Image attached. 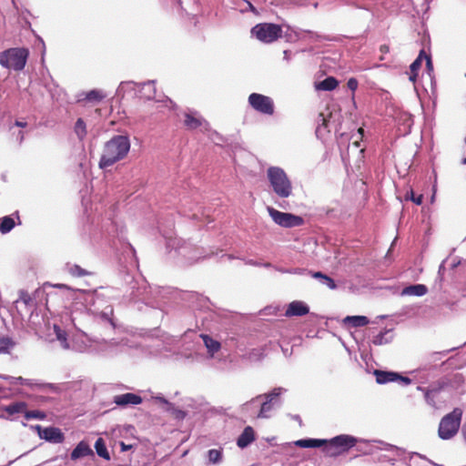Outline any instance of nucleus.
<instances>
[{
	"label": "nucleus",
	"mask_w": 466,
	"mask_h": 466,
	"mask_svg": "<svg viewBox=\"0 0 466 466\" xmlns=\"http://www.w3.org/2000/svg\"><path fill=\"white\" fill-rule=\"evenodd\" d=\"M282 29L280 25L271 23H261L256 25L251 29V35L260 42L269 44L281 36Z\"/></svg>",
	"instance_id": "9"
},
{
	"label": "nucleus",
	"mask_w": 466,
	"mask_h": 466,
	"mask_svg": "<svg viewBox=\"0 0 466 466\" xmlns=\"http://www.w3.org/2000/svg\"><path fill=\"white\" fill-rule=\"evenodd\" d=\"M166 410L171 412L178 420H183L186 417V412L176 408L173 404L171 407L166 408Z\"/></svg>",
	"instance_id": "41"
},
{
	"label": "nucleus",
	"mask_w": 466,
	"mask_h": 466,
	"mask_svg": "<svg viewBox=\"0 0 466 466\" xmlns=\"http://www.w3.org/2000/svg\"><path fill=\"white\" fill-rule=\"evenodd\" d=\"M275 269L281 273L295 274V275H301L305 272V269L300 268H283L275 267Z\"/></svg>",
	"instance_id": "40"
},
{
	"label": "nucleus",
	"mask_w": 466,
	"mask_h": 466,
	"mask_svg": "<svg viewBox=\"0 0 466 466\" xmlns=\"http://www.w3.org/2000/svg\"><path fill=\"white\" fill-rule=\"evenodd\" d=\"M416 77H417V72L411 73V75L410 76V80L412 81V82H415Z\"/></svg>",
	"instance_id": "55"
},
{
	"label": "nucleus",
	"mask_w": 466,
	"mask_h": 466,
	"mask_svg": "<svg viewBox=\"0 0 466 466\" xmlns=\"http://www.w3.org/2000/svg\"><path fill=\"white\" fill-rule=\"evenodd\" d=\"M347 86L351 91H355L358 87V81L355 78H350L347 82Z\"/></svg>",
	"instance_id": "45"
},
{
	"label": "nucleus",
	"mask_w": 466,
	"mask_h": 466,
	"mask_svg": "<svg viewBox=\"0 0 466 466\" xmlns=\"http://www.w3.org/2000/svg\"><path fill=\"white\" fill-rule=\"evenodd\" d=\"M15 225V223L14 218L10 216H5L0 218V232L2 234H6L14 228Z\"/></svg>",
	"instance_id": "31"
},
{
	"label": "nucleus",
	"mask_w": 466,
	"mask_h": 466,
	"mask_svg": "<svg viewBox=\"0 0 466 466\" xmlns=\"http://www.w3.org/2000/svg\"><path fill=\"white\" fill-rule=\"evenodd\" d=\"M426 60V66L429 72H431L433 70V66L431 62V58L430 56L426 55L423 50H421L418 56V57L411 63L410 69L411 73L417 72L422 64V60Z\"/></svg>",
	"instance_id": "18"
},
{
	"label": "nucleus",
	"mask_w": 466,
	"mask_h": 466,
	"mask_svg": "<svg viewBox=\"0 0 466 466\" xmlns=\"http://www.w3.org/2000/svg\"><path fill=\"white\" fill-rule=\"evenodd\" d=\"M15 126L17 127H25L27 126V123L24 120H16L15 122Z\"/></svg>",
	"instance_id": "49"
},
{
	"label": "nucleus",
	"mask_w": 466,
	"mask_h": 466,
	"mask_svg": "<svg viewBox=\"0 0 466 466\" xmlns=\"http://www.w3.org/2000/svg\"><path fill=\"white\" fill-rule=\"evenodd\" d=\"M370 320L365 316H347L343 319L344 324H350L352 327H363L369 324Z\"/></svg>",
	"instance_id": "24"
},
{
	"label": "nucleus",
	"mask_w": 466,
	"mask_h": 466,
	"mask_svg": "<svg viewBox=\"0 0 466 466\" xmlns=\"http://www.w3.org/2000/svg\"><path fill=\"white\" fill-rule=\"evenodd\" d=\"M246 264L251 265V266H260V263H258L253 259L247 260Z\"/></svg>",
	"instance_id": "52"
},
{
	"label": "nucleus",
	"mask_w": 466,
	"mask_h": 466,
	"mask_svg": "<svg viewBox=\"0 0 466 466\" xmlns=\"http://www.w3.org/2000/svg\"><path fill=\"white\" fill-rule=\"evenodd\" d=\"M54 331L56 337V339L60 342L61 347L65 350L71 349L70 344L68 343L66 338V332L63 330L59 326L54 325Z\"/></svg>",
	"instance_id": "28"
},
{
	"label": "nucleus",
	"mask_w": 466,
	"mask_h": 466,
	"mask_svg": "<svg viewBox=\"0 0 466 466\" xmlns=\"http://www.w3.org/2000/svg\"><path fill=\"white\" fill-rule=\"evenodd\" d=\"M114 403L120 407L137 405L142 402V398L135 393H124L114 397Z\"/></svg>",
	"instance_id": "16"
},
{
	"label": "nucleus",
	"mask_w": 466,
	"mask_h": 466,
	"mask_svg": "<svg viewBox=\"0 0 466 466\" xmlns=\"http://www.w3.org/2000/svg\"><path fill=\"white\" fill-rule=\"evenodd\" d=\"M36 430L38 431L41 439L51 443H62L65 440L64 434L60 429L55 427H47L42 429L41 426L37 425Z\"/></svg>",
	"instance_id": "15"
},
{
	"label": "nucleus",
	"mask_w": 466,
	"mask_h": 466,
	"mask_svg": "<svg viewBox=\"0 0 466 466\" xmlns=\"http://www.w3.org/2000/svg\"><path fill=\"white\" fill-rule=\"evenodd\" d=\"M110 289L99 288L94 290H79L74 302L76 309L82 308L95 319L109 323L115 328L112 319L113 308L108 303Z\"/></svg>",
	"instance_id": "1"
},
{
	"label": "nucleus",
	"mask_w": 466,
	"mask_h": 466,
	"mask_svg": "<svg viewBox=\"0 0 466 466\" xmlns=\"http://www.w3.org/2000/svg\"><path fill=\"white\" fill-rule=\"evenodd\" d=\"M90 454H93L92 450L88 446V444L85 441H80L76 447L71 452V459L76 461L80 458L86 457Z\"/></svg>",
	"instance_id": "20"
},
{
	"label": "nucleus",
	"mask_w": 466,
	"mask_h": 466,
	"mask_svg": "<svg viewBox=\"0 0 466 466\" xmlns=\"http://www.w3.org/2000/svg\"><path fill=\"white\" fill-rule=\"evenodd\" d=\"M131 144L127 136L116 135L104 145L98 163L100 168L113 166L123 160L130 151Z\"/></svg>",
	"instance_id": "4"
},
{
	"label": "nucleus",
	"mask_w": 466,
	"mask_h": 466,
	"mask_svg": "<svg viewBox=\"0 0 466 466\" xmlns=\"http://www.w3.org/2000/svg\"><path fill=\"white\" fill-rule=\"evenodd\" d=\"M106 96V95L103 91L97 89H93L85 94V99L91 102H99Z\"/></svg>",
	"instance_id": "33"
},
{
	"label": "nucleus",
	"mask_w": 466,
	"mask_h": 466,
	"mask_svg": "<svg viewBox=\"0 0 466 466\" xmlns=\"http://www.w3.org/2000/svg\"><path fill=\"white\" fill-rule=\"evenodd\" d=\"M208 464H219L223 459L222 449H211L207 452Z\"/></svg>",
	"instance_id": "27"
},
{
	"label": "nucleus",
	"mask_w": 466,
	"mask_h": 466,
	"mask_svg": "<svg viewBox=\"0 0 466 466\" xmlns=\"http://www.w3.org/2000/svg\"><path fill=\"white\" fill-rule=\"evenodd\" d=\"M248 105L260 114L268 116H272L274 114L275 105L270 96L258 93H252L248 96Z\"/></svg>",
	"instance_id": "11"
},
{
	"label": "nucleus",
	"mask_w": 466,
	"mask_h": 466,
	"mask_svg": "<svg viewBox=\"0 0 466 466\" xmlns=\"http://www.w3.org/2000/svg\"><path fill=\"white\" fill-rule=\"evenodd\" d=\"M374 442H378L381 445V447L380 448V450H383V451H398L399 448L395 445H392V444H390V443H386V442H383V441H373Z\"/></svg>",
	"instance_id": "44"
},
{
	"label": "nucleus",
	"mask_w": 466,
	"mask_h": 466,
	"mask_svg": "<svg viewBox=\"0 0 466 466\" xmlns=\"http://www.w3.org/2000/svg\"><path fill=\"white\" fill-rule=\"evenodd\" d=\"M286 390L281 387L275 388L270 392L263 395H258L256 398L252 399L250 401L244 403L242 405V410L248 411L252 406L260 405V410L259 412L258 413V418L268 419L271 417L275 408L279 407L281 405V400L279 397Z\"/></svg>",
	"instance_id": "5"
},
{
	"label": "nucleus",
	"mask_w": 466,
	"mask_h": 466,
	"mask_svg": "<svg viewBox=\"0 0 466 466\" xmlns=\"http://www.w3.org/2000/svg\"><path fill=\"white\" fill-rule=\"evenodd\" d=\"M95 449L97 455L106 461L110 460L109 452L107 451L106 443L102 438H98L95 443Z\"/></svg>",
	"instance_id": "30"
},
{
	"label": "nucleus",
	"mask_w": 466,
	"mask_h": 466,
	"mask_svg": "<svg viewBox=\"0 0 466 466\" xmlns=\"http://www.w3.org/2000/svg\"><path fill=\"white\" fill-rule=\"evenodd\" d=\"M203 133H208V137L216 144L219 145L223 142L222 137L217 133L216 131H212L210 128L208 131H204Z\"/></svg>",
	"instance_id": "42"
},
{
	"label": "nucleus",
	"mask_w": 466,
	"mask_h": 466,
	"mask_svg": "<svg viewBox=\"0 0 466 466\" xmlns=\"http://www.w3.org/2000/svg\"><path fill=\"white\" fill-rule=\"evenodd\" d=\"M317 122H318V127L316 128V134L319 137L327 128V125H328L327 124L328 123L327 116L324 113H320L318 116Z\"/></svg>",
	"instance_id": "36"
},
{
	"label": "nucleus",
	"mask_w": 466,
	"mask_h": 466,
	"mask_svg": "<svg viewBox=\"0 0 466 466\" xmlns=\"http://www.w3.org/2000/svg\"><path fill=\"white\" fill-rule=\"evenodd\" d=\"M406 198L408 199H410L411 201H413L416 205H420L422 203V198H423V196L422 195H419L418 197H415L414 195V192L412 190H410L409 192H407L406 194Z\"/></svg>",
	"instance_id": "43"
},
{
	"label": "nucleus",
	"mask_w": 466,
	"mask_h": 466,
	"mask_svg": "<svg viewBox=\"0 0 466 466\" xmlns=\"http://www.w3.org/2000/svg\"><path fill=\"white\" fill-rule=\"evenodd\" d=\"M267 210L272 220L281 227L293 228L300 226L303 223V218L299 216L281 212L272 207H268Z\"/></svg>",
	"instance_id": "12"
},
{
	"label": "nucleus",
	"mask_w": 466,
	"mask_h": 466,
	"mask_svg": "<svg viewBox=\"0 0 466 466\" xmlns=\"http://www.w3.org/2000/svg\"><path fill=\"white\" fill-rule=\"evenodd\" d=\"M13 347V342L8 338L0 339V354L7 353L8 350Z\"/></svg>",
	"instance_id": "38"
},
{
	"label": "nucleus",
	"mask_w": 466,
	"mask_h": 466,
	"mask_svg": "<svg viewBox=\"0 0 466 466\" xmlns=\"http://www.w3.org/2000/svg\"><path fill=\"white\" fill-rule=\"evenodd\" d=\"M156 400L159 401L160 403H163L165 405V409L166 408H169L171 407L172 403L169 402L168 400H167L165 398L163 397H156L155 398Z\"/></svg>",
	"instance_id": "48"
},
{
	"label": "nucleus",
	"mask_w": 466,
	"mask_h": 466,
	"mask_svg": "<svg viewBox=\"0 0 466 466\" xmlns=\"http://www.w3.org/2000/svg\"><path fill=\"white\" fill-rule=\"evenodd\" d=\"M0 377L3 378L4 380H7L12 385L20 384V385H25V386H28L31 388L38 385V383H36L35 380H29V379H25L23 377H12V376H2V375H0Z\"/></svg>",
	"instance_id": "23"
},
{
	"label": "nucleus",
	"mask_w": 466,
	"mask_h": 466,
	"mask_svg": "<svg viewBox=\"0 0 466 466\" xmlns=\"http://www.w3.org/2000/svg\"><path fill=\"white\" fill-rule=\"evenodd\" d=\"M255 441V432L252 427L247 426L242 433L239 435L237 441V444L239 448L243 449L248 447Z\"/></svg>",
	"instance_id": "19"
},
{
	"label": "nucleus",
	"mask_w": 466,
	"mask_h": 466,
	"mask_svg": "<svg viewBox=\"0 0 466 466\" xmlns=\"http://www.w3.org/2000/svg\"><path fill=\"white\" fill-rule=\"evenodd\" d=\"M167 245V248H170V247H171V248H177V249H178V251H179V253H181V254L185 255V254L183 253V249H184V248H182V247H177V239H169Z\"/></svg>",
	"instance_id": "46"
},
{
	"label": "nucleus",
	"mask_w": 466,
	"mask_h": 466,
	"mask_svg": "<svg viewBox=\"0 0 466 466\" xmlns=\"http://www.w3.org/2000/svg\"><path fill=\"white\" fill-rule=\"evenodd\" d=\"M461 435L463 437L464 441L466 442V422L462 426Z\"/></svg>",
	"instance_id": "53"
},
{
	"label": "nucleus",
	"mask_w": 466,
	"mask_h": 466,
	"mask_svg": "<svg viewBox=\"0 0 466 466\" xmlns=\"http://www.w3.org/2000/svg\"><path fill=\"white\" fill-rule=\"evenodd\" d=\"M284 59L289 61L290 59V56H289V51H284Z\"/></svg>",
	"instance_id": "54"
},
{
	"label": "nucleus",
	"mask_w": 466,
	"mask_h": 466,
	"mask_svg": "<svg viewBox=\"0 0 466 466\" xmlns=\"http://www.w3.org/2000/svg\"><path fill=\"white\" fill-rule=\"evenodd\" d=\"M390 333V330H384L380 332L377 336H375L372 339L373 344L375 345H383L387 344L391 340V338H388L387 335Z\"/></svg>",
	"instance_id": "37"
},
{
	"label": "nucleus",
	"mask_w": 466,
	"mask_h": 466,
	"mask_svg": "<svg viewBox=\"0 0 466 466\" xmlns=\"http://www.w3.org/2000/svg\"><path fill=\"white\" fill-rule=\"evenodd\" d=\"M339 85L338 80L335 77L329 76L324 80L319 82L316 85V88L319 90L331 91L334 90Z\"/></svg>",
	"instance_id": "26"
},
{
	"label": "nucleus",
	"mask_w": 466,
	"mask_h": 466,
	"mask_svg": "<svg viewBox=\"0 0 466 466\" xmlns=\"http://www.w3.org/2000/svg\"><path fill=\"white\" fill-rule=\"evenodd\" d=\"M28 51L25 48H10L0 54V65L15 71L22 70L26 63Z\"/></svg>",
	"instance_id": "8"
},
{
	"label": "nucleus",
	"mask_w": 466,
	"mask_h": 466,
	"mask_svg": "<svg viewBox=\"0 0 466 466\" xmlns=\"http://www.w3.org/2000/svg\"><path fill=\"white\" fill-rule=\"evenodd\" d=\"M428 292V288L423 284H415L405 287L402 291V296H416L421 297Z\"/></svg>",
	"instance_id": "21"
},
{
	"label": "nucleus",
	"mask_w": 466,
	"mask_h": 466,
	"mask_svg": "<svg viewBox=\"0 0 466 466\" xmlns=\"http://www.w3.org/2000/svg\"><path fill=\"white\" fill-rule=\"evenodd\" d=\"M117 90L118 92L137 90L139 92L140 97L147 100L153 99L156 95L155 81L153 80L142 84H138L133 81L121 82Z\"/></svg>",
	"instance_id": "10"
},
{
	"label": "nucleus",
	"mask_w": 466,
	"mask_h": 466,
	"mask_svg": "<svg viewBox=\"0 0 466 466\" xmlns=\"http://www.w3.org/2000/svg\"><path fill=\"white\" fill-rule=\"evenodd\" d=\"M352 145L355 147H359L360 144H359V141L358 140H355L354 142H352Z\"/></svg>",
	"instance_id": "58"
},
{
	"label": "nucleus",
	"mask_w": 466,
	"mask_h": 466,
	"mask_svg": "<svg viewBox=\"0 0 466 466\" xmlns=\"http://www.w3.org/2000/svg\"><path fill=\"white\" fill-rule=\"evenodd\" d=\"M20 299L25 304H29L30 301H31V297L28 293L26 292H22L21 295H20Z\"/></svg>",
	"instance_id": "47"
},
{
	"label": "nucleus",
	"mask_w": 466,
	"mask_h": 466,
	"mask_svg": "<svg viewBox=\"0 0 466 466\" xmlns=\"http://www.w3.org/2000/svg\"><path fill=\"white\" fill-rule=\"evenodd\" d=\"M380 52H381L382 54H386V53H388V52H389L390 48H389V46H386V45H382V46H380Z\"/></svg>",
	"instance_id": "51"
},
{
	"label": "nucleus",
	"mask_w": 466,
	"mask_h": 466,
	"mask_svg": "<svg viewBox=\"0 0 466 466\" xmlns=\"http://www.w3.org/2000/svg\"><path fill=\"white\" fill-rule=\"evenodd\" d=\"M358 439L348 434L338 435L329 440L327 439H301L293 442L299 448H321L328 457H338L354 447Z\"/></svg>",
	"instance_id": "2"
},
{
	"label": "nucleus",
	"mask_w": 466,
	"mask_h": 466,
	"mask_svg": "<svg viewBox=\"0 0 466 466\" xmlns=\"http://www.w3.org/2000/svg\"><path fill=\"white\" fill-rule=\"evenodd\" d=\"M125 346H127V339H125L119 341L116 339H92L81 331L74 336L71 349L78 352L99 350L106 354L113 355L121 351Z\"/></svg>",
	"instance_id": "3"
},
{
	"label": "nucleus",
	"mask_w": 466,
	"mask_h": 466,
	"mask_svg": "<svg viewBox=\"0 0 466 466\" xmlns=\"http://www.w3.org/2000/svg\"><path fill=\"white\" fill-rule=\"evenodd\" d=\"M165 104H166V106H169L170 105H172V101L170 99H166L165 100Z\"/></svg>",
	"instance_id": "57"
},
{
	"label": "nucleus",
	"mask_w": 466,
	"mask_h": 466,
	"mask_svg": "<svg viewBox=\"0 0 466 466\" xmlns=\"http://www.w3.org/2000/svg\"><path fill=\"white\" fill-rule=\"evenodd\" d=\"M418 390L424 392L425 400L430 406L436 407L435 398L439 392L438 389L426 390L419 386Z\"/></svg>",
	"instance_id": "32"
},
{
	"label": "nucleus",
	"mask_w": 466,
	"mask_h": 466,
	"mask_svg": "<svg viewBox=\"0 0 466 466\" xmlns=\"http://www.w3.org/2000/svg\"><path fill=\"white\" fill-rule=\"evenodd\" d=\"M434 198H435V194H433V195L431 196V202H433V201H434Z\"/></svg>",
	"instance_id": "61"
},
{
	"label": "nucleus",
	"mask_w": 466,
	"mask_h": 466,
	"mask_svg": "<svg viewBox=\"0 0 466 466\" xmlns=\"http://www.w3.org/2000/svg\"><path fill=\"white\" fill-rule=\"evenodd\" d=\"M374 375L376 377V381L379 384H385L391 381H400L404 385H409L411 383V380L410 378L403 377L393 371H383L376 370L374 371Z\"/></svg>",
	"instance_id": "14"
},
{
	"label": "nucleus",
	"mask_w": 466,
	"mask_h": 466,
	"mask_svg": "<svg viewBox=\"0 0 466 466\" xmlns=\"http://www.w3.org/2000/svg\"><path fill=\"white\" fill-rule=\"evenodd\" d=\"M184 126L190 130L198 127L202 132L209 130V124L196 111L184 114Z\"/></svg>",
	"instance_id": "13"
},
{
	"label": "nucleus",
	"mask_w": 466,
	"mask_h": 466,
	"mask_svg": "<svg viewBox=\"0 0 466 466\" xmlns=\"http://www.w3.org/2000/svg\"><path fill=\"white\" fill-rule=\"evenodd\" d=\"M309 312V306L300 300H295L289 304L285 316L293 317V316H304Z\"/></svg>",
	"instance_id": "17"
},
{
	"label": "nucleus",
	"mask_w": 466,
	"mask_h": 466,
	"mask_svg": "<svg viewBox=\"0 0 466 466\" xmlns=\"http://www.w3.org/2000/svg\"><path fill=\"white\" fill-rule=\"evenodd\" d=\"M312 277L319 279L322 285L327 286L330 289H337V285H336L335 281L330 277H329L321 272H314L312 274Z\"/></svg>",
	"instance_id": "29"
},
{
	"label": "nucleus",
	"mask_w": 466,
	"mask_h": 466,
	"mask_svg": "<svg viewBox=\"0 0 466 466\" xmlns=\"http://www.w3.org/2000/svg\"><path fill=\"white\" fill-rule=\"evenodd\" d=\"M24 138H25L24 133L22 131H19L16 136V140L18 141L19 144H21L23 142Z\"/></svg>",
	"instance_id": "50"
},
{
	"label": "nucleus",
	"mask_w": 466,
	"mask_h": 466,
	"mask_svg": "<svg viewBox=\"0 0 466 466\" xmlns=\"http://www.w3.org/2000/svg\"><path fill=\"white\" fill-rule=\"evenodd\" d=\"M200 337L206 348L208 349V353L211 356H213L216 352H218L220 350L221 345L218 340L213 339L211 337L205 334H201Z\"/></svg>",
	"instance_id": "22"
},
{
	"label": "nucleus",
	"mask_w": 466,
	"mask_h": 466,
	"mask_svg": "<svg viewBox=\"0 0 466 466\" xmlns=\"http://www.w3.org/2000/svg\"><path fill=\"white\" fill-rule=\"evenodd\" d=\"M68 272L74 277H84L87 275H91V273L85 268H82L78 265H67Z\"/></svg>",
	"instance_id": "35"
},
{
	"label": "nucleus",
	"mask_w": 466,
	"mask_h": 466,
	"mask_svg": "<svg viewBox=\"0 0 466 466\" xmlns=\"http://www.w3.org/2000/svg\"><path fill=\"white\" fill-rule=\"evenodd\" d=\"M75 133L80 140H83L86 134V125L82 118H78L75 124Z\"/></svg>",
	"instance_id": "34"
},
{
	"label": "nucleus",
	"mask_w": 466,
	"mask_h": 466,
	"mask_svg": "<svg viewBox=\"0 0 466 466\" xmlns=\"http://www.w3.org/2000/svg\"><path fill=\"white\" fill-rule=\"evenodd\" d=\"M128 448H129V446H126V445L122 442V450H123V451H127Z\"/></svg>",
	"instance_id": "59"
},
{
	"label": "nucleus",
	"mask_w": 466,
	"mask_h": 466,
	"mask_svg": "<svg viewBox=\"0 0 466 466\" xmlns=\"http://www.w3.org/2000/svg\"><path fill=\"white\" fill-rule=\"evenodd\" d=\"M267 179L272 192L279 198H289L293 194V185L286 171L278 166L267 169Z\"/></svg>",
	"instance_id": "6"
},
{
	"label": "nucleus",
	"mask_w": 466,
	"mask_h": 466,
	"mask_svg": "<svg viewBox=\"0 0 466 466\" xmlns=\"http://www.w3.org/2000/svg\"><path fill=\"white\" fill-rule=\"evenodd\" d=\"M358 133L361 137L362 134H363V129L362 128H359Z\"/></svg>",
	"instance_id": "60"
},
{
	"label": "nucleus",
	"mask_w": 466,
	"mask_h": 466,
	"mask_svg": "<svg viewBox=\"0 0 466 466\" xmlns=\"http://www.w3.org/2000/svg\"><path fill=\"white\" fill-rule=\"evenodd\" d=\"M260 266L264 267V268H272V264L269 263V262H266V263H260Z\"/></svg>",
	"instance_id": "56"
},
{
	"label": "nucleus",
	"mask_w": 466,
	"mask_h": 466,
	"mask_svg": "<svg viewBox=\"0 0 466 466\" xmlns=\"http://www.w3.org/2000/svg\"><path fill=\"white\" fill-rule=\"evenodd\" d=\"M25 418L26 420L37 419L44 420L46 418V414L40 410H26Z\"/></svg>",
	"instance_id": "39"
},
{
	"label": "nucleus",
	"mask_w": 466,
	"mask_h": 466,
	"mask_svg": "<svg viewBox=\"0 0 466 466\" xmlns=\"http://www.w3.org/2000/svg\"><path fill=\"white\" fill-rule=\"evenodd\" d=\"M26 407L27 405L24 401L14 402L5 406V411H6L9 415L23 413L25 416Z\"/></svg>",
	"instance_id": "25"
},
{
	"label": "nucleus",
	"mask_w": 466,
	"mask_h": 466,
	"mask_svg": "<svg viewBox=\"0 0 466 466\" xmlns=\"http://www.w3.org/2000/svg\"><path fill=\"white\" fill-rule=\"evenodd\" d=\"M462 418V410L455 408L451 412L446 414L440 421L438 435L441 440L452 439L459 431Z\"/></svg>",
	"instance_id": "7"
}]
</instances>
